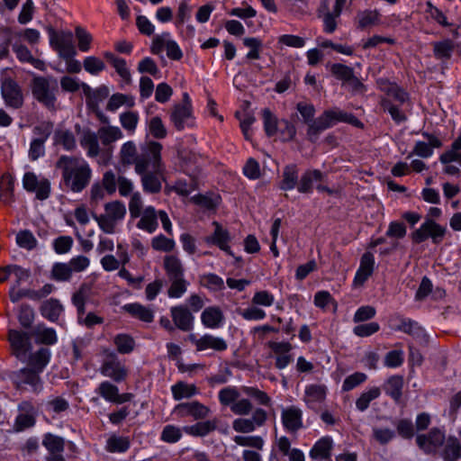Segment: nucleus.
Here are the masks:
<instances>
[{
	"instance_id": "29",
	"label": "nucleus",
	"mask_w": 461,
	"mask_h": 461,
	"mask_svg": "<svg viewBox=\"0 0 461 461\" xmlns=\"http://www.w3.org/2000/svg\"><path fill=\"white\" fill-rule=\"evenodd\" d=\"M10 41L17 59L23 62H29V50L26 46L29 43V29L14 33Z\"/></svg>"
},
{
	"instance_id": "46",
	"label": "nucleus",
	"mask_w": 461,
	"mask_h": 461,
	"mask_svg": "<svg viewBox=\"0 0 461 461\" xmlns=\"http://www.w3.org/2000/svg\"><path fill=\"white\" fill-rule=\"evenodd\" d=\"M398 323L393 327L395 330L402 331L414 337H420L423 334V329L418 322L402 317H397Z\"/></svg>"
},
{
	"instance_id": "51",
	"label": "nucleus",
	"mask_w": 461,
	"mask_h": 461,
	"mask_svg": "<svg viewBox=\"0 0 461 461\" xmlns=\"http://www.w3.org/2000/svg\"><path fill=\"white\" fill-rule=\"evenodd\" d=\"M381 394L379 387L374 386L363 392L356 401V407L358 411H364L372 401L377 399Z\"/></svg>"
},
{
	"instance_id": "53",
	"label": "nucleus",
	"mask_w": 461,
	"mask_h": 461,
	"mask_svg": "<svg viewBox=\"0 0 461 461\" xmlns=\"http://www.w3.org/2000/svg\"><path fill=\"white\" fill-rule=\"evenodd\" d=\"M216 428V422L212 420H205L197 422L191 426H185L183 428L184 431L192 436H205Z\"/></svg>"
},
{
	"instance_id": "28",
	"label": "nucleus",
	"mask_w": 461,
	"mask_h": 461,
	"mask_svg": "<svg viewBox=\"0 0 461 461\" xmlns=\"http://www.w3.org/2000/svg\"><path fill=\"white\" fill-rule=\"evenodd\" d=\"M64 311L63 304L56 298L47 299L40 306L41 316L50 322H57L64 314Z\"/></svg>"
},
{
	"instance_id": "27",
	"label": "nucleus",
	"mask_w": 461,
	"mask_h": 461,
	"mask_svg": "<svg viewBox=\"0 0 461 461\" xmlns=\"http://www.w3.org/2000/svg\"><path fill=\"white\" fill-rule=\"evenodd\" d=\"M422 135L427 138L428 142L421 140L416 141L411 155H416L423 158H428L433 155L434 149H438L442 146V142L438 137L432 134L423 132Z\"/></svg>"
},
{
	"instance_id": "60",
	"label": "nucleus",
	"mask_w": 461,
	"mask_h": 461,
	"mask_svg": "<svg viewBox=\"0 0 461 461\" xmlns=\"http://www.w3.org/2000/svg\"><path fill=\"white\" fill-rule=\"evenodd\" d=\"M42 445L46 447L49 454L63 452L65 448V442L61 437L51 433H46L42 439Z\"/></svg>"
},
{
	"instance_id": "44",
	"label": "nucleus",
	"mask_w": 461,
	"mask_h": 461,
	"mask_svg": "<svg viewBox=\"0 0 461 461\" xmlns=\"http://www.w3.org/2000/svg\"><path fill=\"white\" fill-rule=\"evenodd\" d=\"M140 121L138 111H126L119 115V122L122 127L130 134L133 135L137 130Z\"/></svg>"
},
{
	"instance_id": "54",
	"label": "nucleus",
	"mask_w": 461,
	"mask_h": 461,
	"mask_svg": "<svg viewBox=\"0 0 461 461\" xmlns=\"http://www.w3.org/2000/svg\"><path fill=\"white\" fill-rule=\"evenodd\" d=\"M183 430V428L167 424L162 429L159 438L165 443L175 444L182 438Z\"/></svg>"
},
{
	"instance_id": "39",
	"label": "nucleus",
	"mask_w": 461,
	"mask_h": 461,
	"mask_svg": "<svg viewBox=\"0 0 461 461\" xmlns=\"http://www.w3.org/2000/svg\"><path fill=\"white\" fill-rule=\"evenodd\" d=\"M31 192L35 193L38 200H46L50 194V181L41 176L31 173Z\"/></svg>"
},
{
	"instance_id": "16",
	"label": "nucleus",
	"mask_w": 461,
	"mask_h": 461,
	"mask_svg": "<svg viewBox=\"0 0 461 461\" xmlns=\"http://www.w3.org/2000/svg\"><path fill=\"white\" fill-rule=\"evenodd\" d=\"M267 412L261 408L254 411L251 418H238L232 422V429L236 432L249 433L261 427L267 420Z\"/></svg>"
},
{
	"instance_id": "10",
	"label": "nucleus",
	"mask_w": 461,
	"mask_h": 461,
	"mask_svg": "<svg viewBox=\"0 0 461 461\" xmlns=\"http://www.w3.org/2000/svg\"><path fill=\"white\" fill-rule=\"evenodd\" d=\"M104 354L105 358L100 366L101 375L116 383L124 381L128 375V369L125 365L120 361L113 351L105 349Z\"/></svg>"
},
{
	"instance_id": "40",
	"label": "nucleus",
	"mask_w": 461,
	"mask_h": 461,
	"mask_svg": "<svg viewBox=\"0 0 461 461\" xmlns=\"http://www.w3.org/2000/svg\"><path fill=\"white\" fill-rule=\"evenodd\" d=\"M104 58L109 61L112 66L114 68L117 74L122 77V79L126 83L130 84L131 81V75L130 69L127 67V63L125 59L116 57L112 52H105Z\"/></svg>"
},
{
	"instance_id": "50",
	"label": "nucleus",
	"mask_w": 461,
	"mask_h": 461,
	"mask_svg": "<svg viewBox=\"0 0 461 461\" xmlns=\"http://www.w3.org/2000/svg\"><path fill=\"white\" fill-rule=\"evenodd\" d=\"M262 119L267 136H276L278 132V126H280V121L277 117L268 108H265L262 111Z\"/></svg>"
},
{
	"instance_id": "14",
	"label": "nucleus",
	"mask_w": 461,
	"mask_h": 461,
	"mask_svg": "<svg viewBox=\"0 0 461 461\" xmlns=\"http://www.w3.org/2000/svg\"><path fill=\"white\" fill-rule=\"evenodd\" d=\"M446 435L438 428L431 429L426 434H419L416 437V444L425 454L435 455L439 453V447L445 442Z\"/></svg>"
},
{
	"instance_id": "3",
	"label": "nucleus",
	"mask_w": 461,
	"mask_h": 461,
	"mask_svg": "<svg viewBox=\"0 0 461 461\" xmlns=\"http://www.w3.org/2000/svg\"><path fill=\"white\" fill-rule=\"evenodd\" d=\"M297 110L303 116L305 122H310L308 133L310 135L317 134L339 122H348L355 126H361L360 121L351 113H345L339 109L325 111L319 118L312 121L315 114L314 106L311 104L299 103Z\"/></svg>"
},
{
	"instance_id": "5",
	"label": "nucleus",
	"mask_w": 461,
	"mask_h": 461,
	"mask_svg": "<svg viewBox=\"0 0 461 461\" xmlns=\"http://www.w3.org/2000/svg\"><path fill=\"white\" fill-rule=\"evenodd\" d=\"M58 82L54 77H38L33 78L32 95L34 98L48 109H54L57 102Z\"/></svg>"
},
{
	"instance_id": "57",
	"label": "nucleus",
	"mask_w": 461,
	"mask_h": 461,
	"mask_svg": "<svg viewBox=\"0 0 461 461\" xmlns=\"http://www.w3.org/2000/svg\"><path fill=\"white\" fill-rule=\"evenodd\" d=\"M241 391L246 395L249 396L252 400H254L258 404L263 406H270L271 405V398L267 395L264 391L259 390L258 387L254 386H242Z\"/></svg>"
},
{
	"instance_id": "7",
	"label": "nucleus",
	"mask_w": 461,
	"mask_h": 461,
	"mask_svg": "<svg viewBox=\"0 0 461 461\" xmlns=\"http://www.w3.org/2000/svg\"><path fill=\"white\" fill-rule=\"evenodd\" d=\"M152 144H160L158 141H148L140 148V154H138L137 146L134 141L128 140L124 142L120 149V160L122 164L126 166L134 165V169L139 163L146 164L152 159L150 152Z\"/></svg>"
},
{
	"instance_id": "59",
	"label": "nucleus",
	"mask_w": 461,
	"mask_h": 461,
	"mask_svg": "<svg viewBox=\"0 0 461 461\" xmlns=\"http://www.w3.org/2000/svg\"><path fill=\"white\" fill-rule=\"evenodd\" d=\"M455 44L450 40H444L435 42L433 45L434 56L438 59H448L452 56Z\"/></svg>"
},
{
	"instance_id": "33",
	"label": "nucleus",
	"mask_w": 461,
	"mask_h": 461,
	"mask_svg": "<svg viewBox=\"0 0 461 461\" xmlns=\"http://www.w3.org/2000/svg\"><path fill=\"white\" fill-rule=\"evenodd\" d=\"M175 411L181 413L182 416L190 415L195 420L203 419L208 416L210 409L197 401L191 402L179 403L175 407Z\"/></svg>"
},
{
	"instance_id": "62",
	"label": "nucleus",
	"mask_w": 461,
	"mask_h": 461,
	"mask_svg": "<svg viewBox=\"0 0 461 461\" xmlns=\"http://www.w3.org/2000/svg\"><path fill=\"white\" fill-rule=\"evenodd\" d=\"M201 284L203 286L212 292H219L224 289L223 279L213 273L204 274L201 276Z\"/></svg>"
},
{
	"instance_id": "23",
	"label": "nucleus",
	"mask_w": 461,
	"mask_h": 461,
	"mask_svg": "<svg viewBox=\"0 0 461 461\" xmlns=\"http://www.w3.org/2000/svg\"><path fill=\"white\" fill-rule=\"evenodd\" d=\"M31 339L36 344H41L48 348L58 342V335L55 329L40 323L31 327Z\"/></svg>"
},
{
	"instance_id": "22",
	"label": "nucleus",
	"mask_w": 461,
	"mask_h": 461,
	"mask_svg": "<svg viewBox=\"0 0 461 461\" xmlns=\"http://www.w3.org/2000/svg\"><path fill=\"white\" fill-rule=\"evenodd\" d=\"M328 388L322 384H312L305 386L303 402L312 410L322 403L327 396Z\"/></svg>"
},
{
	"instance_id": "58",
	"label": "nucleus",
	"mask_w": 461,
	"mask_h": 461,
	"mask_svg": "<svg viewBox=\"0 0 461 461\" xmlns=\"http://www.w3.org/2000/svg\"><path fill=\"white\" fill-rule=\"evenodd\" d=\"M55 141L58 145H61L66 150H73L76 146V139L72 131L60 129L55 132Z\"/></svg>"
},
{
	"instance_id": "26",
	"label": "nucleus",
	"mask_w": 461,
	"mask_h": 461,
	"mask_svg": "<svg viewBox=\"0 0 461 461\" xmlns=\"http://www.w3.org/2000/svg\"><path fill=\"white\" fill-rule=\"evenodd\" d=\"M334 447L330 436H323L319 438L309 451V456L313 460H329Z\"/></svg>"
},
{
	"instance_id": "17",
	"label": "nucleus",
	"mask_w": 461,
	"mask_h": 461,
	"mask_svg": "<svg viewBox=\"0 0 461 461\" xmlns=\"http://www.w3.org/2000/svg\"><path fill=\"white\" fill-rule=\"evenodd\" d=\"M1 95L7 106L18 109L23 104V95L20 86L11 78H5L1 85Z\"/></svg>"
},
{
	"instance_id": "25",
	"label": "nucleus",
	"mask_w": 461,
	"mask_h": 461,
	"mask_svg": "<svg viewBox=\"0 0 461 461\" xmlns=\"http://www.w3.org/2000/svg\"><path fill=\"white\" fill-rule=\"evenodd\" d=\"M201 322L206 329H220L225 322L224 314L219 306L206 307L201 313Z\"/></svg>"
},
{
	"instance_id": "38",
	"label": "nucleus",
	"mask_w": 461,
	"mask_h": 461,
	"mask_svg": "<svg viewBox=\"0 0 461 461\" xmlns=\"http://www.w3.org/2000/svg\"><path fill=\"white\" fill-rule=\"evenodd\" d=\"M99 140L104 146H110L123 138V133L118 126H102L96 132Z\"/></svg>"
},
{
	"instance_id": "45",
	"label": "nucleus",
	"mask_w": 461,
	"mask_h": 461,
	"mask_svg": "<svg viewBox=\"0 0 461 461\" xmlns=\"http://www.w3.org/2000/svg\"><path fill=\"white\" fill-rule=\"evenodd\" d=\"M322 174L320 170H308L301 177L297 185V190L300 193H310L312 189V185L315 182L321 180Z\"/></svg>"
},
{
	"instance_id": "19",
	"label": "nucleus",
	"mask_w": 461,
	"mask_h": 461,
	"mask_svg": "<svg viewBox=\"0 0 461 461\" xmlns=\"http://www.w3.org/2000/svg\"><path fill=\"white\" fill-rule=\"evenodd\" d=\"M375 260L371 252H366L360 258L359 267L353 279V287L357 288L364 285L375 270Z\"/></svg>"
},
{
	"instance_id": "43",
	"label": "nucleus",
	"mask_w": 461,
	"mask_h": 461,
	"mask_svg": "<svg viewBox=\"0 0 461 461\" xmlns=\"http://www.w3.org/2000/svg\"><path fill=\"white\" fill-rule=\"evenodd\" d=\"M403 378L401 375L390 376L384 385V391L395 402H399L402 395Z\"/></svg>"
},
{
	"instance_id": "47",
	"label": "nucleus",
	"mask_w": 461,
	"mask_h": 461,
	"mask_svg": "<svg viewBox=\"0 0 461 461\" xmlns=\"http://www.w3.org/2000/svg\"><path fill=\"white\" fill-rule=\"evenodd\" d=\"M461 134L452 142L449 149L442 153L439 161L442 164H448L454 161L461 166Z\"/></svg>"
},
{
	"instance_id": "20",
	"label": "nucleus",
	"mask_w": 461,
	"mask_h": 461,
	"mask_svg": "<svg viewBox=\"0 0 461 461\" xmlns=\"http://www.w3.org/2000/svg\"><path fill=\"white\" fill-rule=\"evenodd\" d=\"M98 393L106 402L122 404L131 400V393H119V388L109 381H103L95 389Z\"/></svg>"
},
{
	"instance_id": "1",
	"label": "nucleus",
	"mask_w": 461,
	"mask_h": 461,
	"mask_svg": "<svg viewBox=\"0 0 461 461\" xmlns=\"http://www.w3.org/2000/svg\"><path fill=\"white\" fill-rule=\"evenodd\" d=\"M18 320L24 330L10 329L8 339L12 355L17 360V370L12 375V379L17 389H26L29 384V313L26 306H22Z\"/></svg>"
},
{
	"instance_id": "12",
	"label": "nucleus",
	"mask_w": 461,
	"mask_h": 461,
	"mask_svg": "<svg viewBox=\"0 0 461 461\" xmlns=\"http://www.w3.org/2000/svg\"><path fill=\"white\" fill-rule=\"evenodd\" d=\"M164 50L167 51V56L173 60H179L183 57V52L178 43L172 39L169 32H162L156 35L151 42L150 51L153 54L158 55Z\"/></svg>"
},
{
	"instance_id": "13",
	"label": "nucleus",
	"mask_w": 461,
	"mask_h": 461,
	"mask_svg": "<svg viewBox=\"0 0 461 461\" xmlns=\"http://www.w3.org/2000/svg\"><path fill=\"white\" fill-rule=\"evenodd\" d=\"M188 340L198 352L206 350L223 352L228 348V343L224 338L211 333H204L201 336L192 333L188 335Z\"/></svg>"
},
{
	"instance_id": "8",
	"label": "nucleus",
	"mask_w": 461,
	"mask_h": 461,
	"mask_svg": "<svg viewBox=\"0 0 461 461\" xmlns=\"http://www.w3.org/2000/svg\"><path fill=\"white\" fill-rule=\"evenodd\" d=\"M50 45L59 59L76 57L77 48L71 31H55L49 28Z\"/></svg>"
},
{
	"instance_id": "18",
	"label": "nucleus",
	"mask_w": 461,
	"mask_h": 461,
	"mask_svg": "<svg viewBox=\"0 0 461 461\" xmlns=\"http://www.w3.org/2000/svg\"><path fill=\"white\" fill-rule=\"evenodd\" d=\"M213 232L204 238V242L208 245H214L229 256L235 258L234 253L230 246L231 238L228 230L224 229L217 221H213Z\"/></svg>"
},
{
	"instance_id": "32",
	"label": "nucleus",
	"mask_w": 461,
	"mask_h": 461,
	"mask_svg": "<svg viewBox=\"0 0 461 461\" xmlns=\"http://www.w3.org/2000/svg\"><path fill=\"white\" fill-rule=\"evenodd\" d=\"M439 456L444 461H457L461 459V443L455 436L445 438V442L439 451Z\"/></svg>"
},
{
	"instance_id": "2",
	"label": "nucleus",
	"mask_w": 461,
	"mask_h": 461,
	"mask_svg": "<svg viewBox=\"0 0 461 461\" xmlns=\"http://www.w3.org/2000/svg\"><path fill=\"white\" fill-rule=\"evenodd\" d=\"M56 166L62 172L65 186L71 192L80 193L89 185L92 169L82 157L62 155Z\"/></svg>"
},
{
	"instance_id": "9",
	"label": "nucleus",
	"mask_w": 461,
	"mask_h": 461,
	"mask_svg": "<svg viewBox=\"0 0 461 461\" xmlns=\"http://www.w3.org/2000/svg\"><path fill=\"white\" fill-rule=\"evenodd\" d=\"M447 232V228L436 222L433 219L426 218L421 225L411 233L414 243L420 244L431 239L434 244L440 243Z\"/></svg>"
},
{
	"instance_id": "63",
	"label": "nucleus",
	"mask_w": 461,
	"mask_h": 461,
	"mask_svg": "<svg viewBox=\"0 0 461 461\" xmlns=\"http://www.w3.org/2000/svg\"><path fill=\"white\" fill-rule=\"evenodd\" d=\"M240 396V393L235 386H226L221 389L218 393L219 402L223 406H229L236 402Z\"/></svg>"
},
{
	"instance_id": "61",
	"label": "nucleus",
	"mask_w": 461,
	"mask_h": 461,
	"mask_svg": "<svg viewBox=\"0 0 461 461\" xmlns=\"http://www.w3.org/2000/svg\"><path fill=\"white\" fill-rule=\"evenodd\" d=\"M170 286L167 290L169 298H181L187 291L188 282L185 276L169 279Z\"/></svg>"
},
{
	"instance_id": "6",
	"label": "nucleus",
	"mask_w": 461,
	"mask_h": 461,
	"mask_svg": "<svg viewBox=\"0 0 461 461\" xmlns=\"http://www.w3.org/2000/svg\"><path fill=\"white\" fill-rule=\"evenodd\" d=\"M126 215V207L122 202L113 201L104 205V212L95 219L99 228L107 234L115 232L116 225L122 221Z\"/></svg>"
},
{
	"instance_id": "36",
	"label": "nucleus",
	"mask_w": 461,
	"mask_h": 461,
	"mask_svg": "<svg viewBox=\"0 0 461 461\" xmlns=\"http://www.w3.org/2000/svg\"><path fill=\"white\" fill-rule=\"evenodd\" d=\"M145 129L147 135L155 139H165L167 135V130L162 119L158 115L147 117L145 120Z\"/></svg>"
},
{
	"instance_id": "64",
	"label": "nucleus",
	"mask_w": 461,
	"mask_h": 461,
	"mask_svg": "<svg viewBox=\"0 0 461 461\" xmlns=\"http://www.w3.org/2000/svg\"><path fill=\"white\" fill-rule=\"evenodd\" d=\"M151 247L156 251L171 252L176 248V241L174 239L159 234L152 238Z\"/></svg>"
},
{
	"instance_id": "31",
	"label": "nucleus",
	"mask_w": 461,
	"mask_h": 461,
	"mask_svg": "<svg viewBox=\"0 0 461 461\" xmlns=\"http://www.w3.org/2000/svg\"><path fill=\"white\" fill-rule=\"evenodd\" d=\"M140 220L137 222V228L139 230H144L148 233H153L158 227V211L153 206H147L143 209L139 216Z\"/></svg>"
},
{
	"instance_id": "11",
	"label": "nucleus",
	"mask_w": 461,
	"mask_h": 461,
	"mask_svg": "<svg viewBox=\"0 0 461 461\" xmlns=\"http://www.w3.org/2000/svg\"><path fill=\"white\" fill-rule=\"evenodd\" d=\"M51 352L49 348L42 347L34 352H31V391L39 392L42 388V383L36 374L41 373L50 360Z\"/></svg>"
},
{
	"instance_id": "30",
	"label": "nucleus",
	"mask_w": 461,
	"mask_h": 461,
	"mask_svg": "<svg viewBox=\"0 0 461 461\" xmlns=\"http://www.w3.org/2000/svg\"><path fill=\"white\" fill-rule=\"evenodd\" d=\"M174 325L183 331H188L193 328L194 316L185 306L178 305L170 309Z\"/></svg>"
},
{
	"instance_id": "48",
	"label": "nucleus",
	"mask_w": 461,
	"mask_h": 461,
	"mask_svg": "<svg viewBox=\"0 0 461 461\" xmlns=\"http://www.w3.org/2000/svg\"><path fill=\"white\" fill-rule=\"evenodd\" d=\"M59 83L62 91L67 93H75L80 88L83 89L84 93L90 90V86L86 83L75 77L64 76L60 77Z\"/></svg>"
},
{
	"instance_id": "24",
	"label": "nucleus",
	"mask_w": 461,
	"mask_h": 461,
	"mask_svg": "<svg viewBox=\"0 0 461 461\" xmlns=\"http://www.w3.org/2000/svg\"><path fill=\"white\" fill-rule=\"evenodd\" d=\"M281 420L285 429L290 433H294L303 428V411L296 406L284 409Z\"/></svg>"
},
{
	"instance_id": "15",
	"label": "nucleus",
	"mask_w": 461,
	"mask_h": 461,
	"mask_svg": "<svg viewBox=\"0 0 461 461\" xmlns=\"http://www.w3.org/2000/svg\"><path fill=\"white\" fill-rule=\"evenodd\" d=\"M52 125L43 122L33 129V140L31 141V159H37L45 153L44 143L50 136Z\"/></svg>"
},
{
	"instance_id": "4",
	"label": "nucleus",
	"mask_w": 461,
	"mask_h": 461,
	"mask_svg": "<svg viewBox=\"0 0 461 461\" xmlns=\"http://www.w3.org/2000/svg\"><path fill=\"white\" fill-rule=\"evenodd\" d=\"M162 144H152L150 152L152 159L146 164L139 163L135 173L140 176L143 191L149 194H157L162 188L165 165L162 161Z\"/></svg>"
},
{
	"instance_id": "21",
	"label": "nucleus",
	"mask_w": 461,
	"mask_h": 461,
	"mask_svg": "<svg viewBox=\"0 0 461 461\" xmlns=\"http://www.w3.org/2000/svg\"><path fill=\"white\" fill-rule=\"evenodd\" d=\"M170 120L177 131L192 127L194 125L192 104L175 105L170 114Z\"/></svg>"
},
{
	"instance_id": "49",
	"label": "nucleus",
	"mask_w": 461,
	"mask_h": 461,
	"mask_svg": "<svg viewBox=\"0 0 461 461\" xmlns=\"http://www.w3.org/2000/svg\"><path fill=\"white\" fill-rule=\"evenodd\" d=\"M298 183V170L295 165H288L284 168L280 188L285 191L293 190Z\"/></svg>"
},
{
	"instance_id": "55",
	"label": "nucleus",
	"mask_w": 461,
	"mask_h": 461,
	"mask_svg": "<svg viewBox=\"0 0 461 461\" xmlns=\"http://www.w3.org/2000/svg\"><path fill=\"white\" fill-rule=\"evenodd\" d=\"M135 104V100L132 96L123 94H113L108 100L106 109L110 112L117 111L121 106L126 105L132 107Z\"/></svg>"
},
{
	"instance_id": "35",
	"label": "nucleus",
	"mask_w": 461,
	"mask_h": 461,
	"mask_svg": "<svg viewBox=\"0 0 461 461\" xmlns=\"http://www.w3.org/2000/svg\"><path fill=\"white\" fill-rule=\"evenodd\" d=\"M80 145L88 158H95L100 153L99 138L96 133L87 130L80 137Z\"/></svg>"
},
{
	"instance_id": "34",
	"label": "nucleus",
	"mask_w": 461,
	"mask_h": 461,
	"mask_svg": "<svg viewBox=\"0 0 461 461\" xmlns=\"http://www.w3.org/2000/svg\"><path fill=\"white\" fill-rule=\"evenodd\" d=\"M131 447V438L129 436H122L116 433L111 434L105 443V450L109 453L122 454Z\"/></svg>"
},
{
	"instance_id": "56",
	"label": "nucleus",
	"mask_w": 461,
	"mask_h": 461,
	"mask_svg": "<svg viewBox=\"0 0 461 461\" xmlns=\"http://www.w3.org/2000/svg\"><path fill=\"white\" fill-rule=\"evenodd\" d=\"M243 44L249 49V52L246 54L247 59L252 60L260 59V53L263 49L261 39L258 37H246L243 39Z\"/></svg>"
},
{
	"instance_id": "41",
	"label": "nucleus",
	"mask_w": 461,
	"mask_h": 461,
	"mask_svg": "<svg viewBox=\"0 0 461 461\" xmlns=\"http://www.w3.org/2000/svg\"><path fill=\"white\" fill-rule=\"evenodd\" d=\"M171 393L176 401H180L198 394L199 391L194 384L180 381L171 386Z\"/></svg>"
},
{
	"instance_id": "42",
	"label": "nucleus",
	"mask_w": 461,
	"mask_h": 461,
	"mask_svg": "<svg viewBox=\"0 0 461 461\" xmlns=\"http://www.w3.org/2000/svg\"><path fill=\"white\" fill-rule=\"evenodd\" d=\"M124 311L132 317L144 322H151L154 320V312L140 303H127L123 306Z\"/></svg>"
},
{
	"instance_id": "37",
	"label": "nucleus",
	"mask_w": 461,
	"mask_h": 461,
	"mask_svg": "<svg viewBox=\"0 0 461 461\" xmlns=\"http://www.w3.org/2000/svg\"><path fill=\"white\" fill-rule=\"evenodd\" d=\"M163 267L168 279L185 276L181 259L176 255H167L163 259Z\"/></svg>"
},
{
	"instance_id": "52",
	"label": "nucleus",
	"mask_w": 461,
	"mask_h": 461,
	"mask_svg": "<svg viewBox=\"0 0 461 461\" xmlns=\"http://www.w3.org/2000/svg\"><path fill=\"white\" fill-rule=\"evenodd\" d=\"M113 341L120 354H130L135 348L133 338L125 333L115 335Z\"/></svg>"
}]
</instances>
